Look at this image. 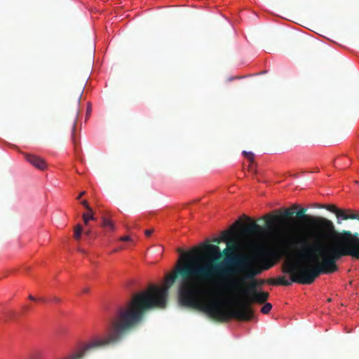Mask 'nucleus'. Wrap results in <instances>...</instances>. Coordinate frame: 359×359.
I'll return each mask as SVG.
<instances>
[{"instance_id":"1","label":"nucleus","mask_w":359,"mask_h":359,"mask_svg":"<svg viewBox=\"0 0 359 359\" xmlns=\"http://www.w3.org/2000/svg\"><path fill=\"white\" fill-rule=\"evenodd\" d=\"M222 257L217 245L207 244L203 247V254L184 253L180 258L177 270L181 275L179 285V301L182 306L197 307L211 317L223 316L224 302L219 295H210V291L201 287L205 283H212L216 288L224 289L215 285L211 278L219 275L224 282L226 273L221 271L224 261L219 265L213 262Z\"/></svg>"},{"instance_id":"2","label":"nucleus","mask_w":359,"mask_h":359,"mask_svg":"<svg viewBox=\"0 0 359 359\" xmlns=\"http://www.w3.org/2000/svg\"><path fill=\"white\" fill-rule=\"evenodd\" d=\"M303 231L284 238L283 248L297 250V256L306 263L309 273L307 277L313 281L320 274H330L337 270L336 261L344 257L339 244L325 245L318 242L330 239L334 233L333 223L327 219L309 215L299 217Z\"/></svg>"},{"instance_id":"3","label":"nucleus","mask_w":359,"mask_h":359,"mask_svg":"<svg viewBox=\"0 0 359 359\" xmlns=\"http://www.w3.org/2000/svg\"><path fill=\"white\" fill-rule=\"evenodd\" d=\"M243 243L238 238L227 244L223 252L225 266L221 271L226 273L224 282L215 281V285L226 289L237 290L246 279H253L262 271L269 269L273 265V259L278 257L274 250H263L248 257H241Z\"/></svg>"},{"instance_id":"4","label":"nucleus","mask_w":359,"mask_h":359,"mask_svg":"<svg viewBox=\"0 0 359 359\" xmlns=\"http://www.w3.org/2000/svg\"><path fill=\"white\" fill-rule=\"evenodd\" d=\"M176 272H179L177 267L175 271L166 276L163 286L149 285L146 290L134 294L125 307L118 309L113 320L123 333L142 320L144 311L165 307L168 289L175 280Z\"/></svg>"},{"instance_id":"5","label":"nucleus","mask_w":359,"mask_h":359,"mask_svg":"<svg viewBox=\"0 0 359 359\" xmlns=\"http://www.w3.org/2000/svg\"><path fill=\"white\" fill-rule=\"evenodd\" d=\"M256 280L253 279L248 287L240 290L241 299L238 303V306L228 313L230 317L245 321L253 318L254 312L250 304L252 303L264 304L269 297L267 292L256 290Z\"/></svg>"},{"instance_id":"6","label":"nucleus","mask_w":359,"mask_h":359,"mask_svg":"<svg viewBox=\"0 0 359 359\" xmlns=\"http://www.w3.org/2000/svg\"><path fill=\"white\" fill-rule=\"evenodd\" d=\"M123 334V331L112 319L104 335L95 336L88 342L79 344L75 351L62 359H82L85 354L90 350L116 343L121 339Z\"/></svg>"},{"instance_id":"7","label":"nucleus","mask_w":359,"mask_h":359,"mask_svg":"<svg viewBox=\"0 0 359 359\" xmlns=\"http://www.w3.org/2000/svg\"><path fill=\"white\" fill-rule=\"evenodd\" d=\"M287 259L283 265V271L291 274L290 279H286L284 276H280L272 284L287 286L292 283H298L309 285L313 283L307 278L309 273L306 269V263L297 256V250L288 253Z\"/></svg>"},{"instance_id":"8","label":"nucleus","mask_w":359,"mask_h":359,"mask_svg":"<svg viewBox=\"0 0 359 359\" xmlns=\"http://www.w3.org/2000/svg\"><path fill=\"white\" fill-rule=\"evenodd\" d=\"M337 241L339 244L344 256H351L359 259V238L350 232L337 235Z\"/></svg>"},{"instance_id":"9","label":"nucleus","mask_w":359,"mask_h":359,"mask_svg":"<svg viewBox=\"0 0 359 359\" xmlns=\"http://www.w3.org/2000/svg\"><path fill=\"white\" fill-rule=\"evenodd\" d=\"M239 225L240 233L243 236H259L263 232L261 226L256 224L255 222H251L248 224Z\"/></svg>"},{"instance_id":"10","label":"nucleus","mask_w":359,"mask_h":359,"mask_svg":"<svg viewBox=\"0 0 359 359\" xmlns=\"http://www.w3.org/2000/svg\"><path fill=\"white\" fill-rule=\"evenodd\" d=\"M238 238H240L239 235L233 229H230L223 231L221 236L215 241L217 243L224 242L227 245Z\"/></svg>"},{"instance_id":"11","label":"nucleus","mask_w":359,"mask_h":359,"mask_svg":"<svg viewBox=\"0 0 359 359\" xmlns=\"http://www.w3.org/2000/svg\"><path fill=\"white\" fill-rule=\"evenodd\" d=\"M25 158L30 164L40 170H44L47 168V164L44 159L38 156L27 154Z\"/></svg>"},{"instance_id":"12","label":"nucleus","mask_w":359,"mask_h":359,"mask_svg":"<svg viewBox=\"0 0 359 359\" xmlns=\"http://www.w3.org/2000/svg\"><path fill=\"white\" fill-rule=\"evenodd\" d=\"M336 216L338 219H355L357 218V214L355 213H350L347 214L346 210L343 209H339L338 212L336 214Z\"/></svg>"},{"instance_id":"13","label":"nucleus","mask_w":359,"mask_h":359,"mask_svg":"<svg viewBox=\"0 0 359 359\" xmlns=\"http://www.w3.org/2000/svg\"><path fill=\"white\" fill-rule=\"evenodd\" d=\"M102 226L109 231H114L116 229V226L113 221L107 217L102 218Z\"/></svg>"},{"instance_id":"14","label":"nucleus","mask_w":359,"mask_h":359,"mask_svg":"<svg viewBox=\"0 0 359 359\" xmlns=\"http://www.w3.org/2000/svg\"><path fill=\"white\" fill-rule=\"evenodd\" d=\"M78 111H76V116H75V118H74V122H73V125H72V143L74 144V146L76 147V140H75V136H74V133H75V129H76V118H77V116H78Z\"/></svg>"},{"instance_id":"15","label":"nucleus","mask_w":359,"mask_h":359,"mask_svg":"<svg viewBox=\"0 0 359 359\" xmlns=\"http://www.w3.org/2000/svg\"><path fill=\"white\" fill-rule=\"evenodd\" d=\"M264 306L261 309V312L264 314L269 313L271 309H272V304L271 303H264Z\"/></svg>"},{"instance_id":"16","label":"nucleus","mask_w":359,"mask_h":359,"mask_svg":"<svg viewBox=\"0 0 359 359\" xmlns=\"http://www.w3.org/2000/svg\"><path fill=\"white\" fill-rule=\"evenodd\" d=\"M243 155L251 163H252L255 161V155L251 151H243Z\"/></svg>"},{"instance_id":"17","label":"nucleus","mask_w":359,"mask_h":359,"mask_svg":"<svg viewBox=\"0 0 359 359\" xmlns=\"http://www.w3.org/2000/svg\"><path fill=\"white\" fill-rule=\"evenodd\" d=\"M82 233V226L78 224L74 229V238L76 240L80 239Z\"/></svg>"},{"instance_id":"18","label":"nucleus","mask_w":359,"mask_h":359,"mask_svg":"<svg viewBox=\"0 0 359 359\" xmlns=\"http://www.w3.org/2000/svg\"><path fill=\"white\" fill-rule=\"evenodd\" d=\"M83 219L84 223L86 224H87L90 220L94 219V217H93V214L91 213V212H86V213L83 214Z\"/></svg>"},{"instance_id":"19","label":"nucleus","mask_w":359,"mask_h":359,"mask_svg":"<svg viewBox=\"0 0 359 359\" xmlns=\"http://www.w3.org/2000/svg\"><path fill=\"white\" fill-rule=\"evenodd\" d=\"M326 210H329L330 212H332L334 213L335 215L338 212L339 208H337L334 205L328 204L325 205L324 207Z\"/></svg>"},{"instance_id":"20","label":"nucleus","mask_w":359,"mask_h":359,"mask_svg":"<svg viewBox=\"0 0 359 359\" xmlns=\"http://www.w3.org/2000/svg\"><path fill=\"white\" fill-rule=\"evenodd\" d=\"M281 220L282 219L279 217H273L271 220L268 221L267 222L269 225H273L280 222Z\"/></svg>"},{"instance_id":"21","label":"nucleus","mask_w":359,"mask_h":359,"mask_svg":"<svg viewBox=\"0 0 359 359\" xmlns=\"http://www.w3.org/2000/svg\"><path fill=\"white\" fill-rule=\"evenodd\" d=\"M29 299L32 301L39 302H47L48 301L43 297L36 298L33 295H29Z\"/></svg>"},{"instance_id":"22","label":"nucleus","mask_w":359,"mask_h":359,"mask_svg":"<svg viewBox=\"0 0 359 359\" xmlns=\"http://www.w3.org/2000/svg\"><path fill=\"white\" fill-rule=\"evenodd\" d=\"M29 359H43L41 354L39 352L34 353Z\"/></svg>"},{"instance_id":"23","label":"nucleus","mask_w":359,"mask_h":359,"mask_svg":"<svg viewBox=\"0 0 359 359\" xmlns=\"http://www.w3.org/2000/svg\"><path fill=\"white\" fill-rule=\"evenodd\" d=\"M81 204L86 208L88 209L90 212H92V209L90 208V206L88 205V203L87 202V201L86 200H83L81 201Z\"/></svg>"},{"instance_id":"24","label":"nucleus","mask_w":359,"mask_h":359,"mask_svg":"<svg viewBox=\"0 0 359 359\" xmlns=\"http://www.w3.org/2000/svg\"><path fill=\"white\" fill-rule=\"evenodd\" d=\"M120 241H129L131 240L130 237L129 236H121L120 238H119Z\"/></svg>"},{"instance_id":"25","label":"nucleus","mask_w":359,"mask_h":359,"mask_svg":"<svg viewBox=\"0 0 359 359\" xmlns=\"http://www.w3.org/2000/svg\"><path fill=\"white\" fill-rule=\"evenodd\" d=\"M82 90H79V92L78 93V95L76 96V102L77 103L79 104L80 100H81V96H82Z\"/></svg>"},{"instance_id":"26","label":"nucleus","mask_w":359,"mask_h":359,"mask_svg":"<svg viewBox=\"0 0 359 359\" xmlns=\"http://www.w3.org/2000/svg\"><path fill=\"white\" fill-rule=\"evenodd\" d=\"M90 292L89 287H83L81 290V294H88Z\"/></svg>"},{"instance_id":"27","label":"nucleus","mask_w":359,"mask_h":359,"mask_svg":"<svg viewBox=\"0 0 359 359\" xmlns=\"http://www.w3.org/2000/svg\"><path fill=\"white\" fill-rule=\"evenodd\" d=\"M152 233H153V230H151V229H147V230L145 231V235H146L147 236H151V235L152 234Z\"/></svg>"},{"instance_id":"28","label":"nucleus","mask_w":359,"mask_h":359,"mask_svg":"<svg viewBox=\"0 0 359 359\" xmlns=\"http://www.w3.org/2000/svg\"><path fill=\"white\" fill-rule=\"evenodd\" d=\"M50 302L57 303L60 302V299L58 297H54L53 299H50Z\"/></svg>"},{"instance_id":"29","label":"nucleus","mask_w":359,"mask_h":359,"mask_svg":"<svg viewBox=\"0 0 359 359\" xmlns=\"http://www.w3.org/2000/svg\"><path fill=\"white\" fill-rule=\"evenodd\" d=\"M85 191H82L79 194V195L77 197V199H80L84 194H85Z\"/></svg>"},{"instance_id":"30","label":"nucleus","mask_w":359,"mask_h":359,"mask_svg":"<svg viewBox=\"0 0 359 359\" xmlns=\"http://www.w3.org/2000/svg\"><path fill=\"white\" fill-rule=\"evenodd\" d=\"M85 233H86V235L87 236H89L90 235V233H91V231H86L85 232Z\"/></svg>"},{"instance_id":"31","label":"nucleus","mask_w":359,"mask_h":359,"mask_svg":"<svg viewBox=\"0 0 359 359\" xmlns=\"http://www.w3.org/2000/svg\"><path fill=\"white\" fill-rule=\"evenodd\" d=\"M90 107H88V108L87 109V114H90Z\"/></svg>"},{"instance_id":"32","label":"nucleus","mask_w":359,"mask_h":359,"mask_svg":"<svg viewBox=\"0 0 359 359\" xmlns=\"http://www.w3.org/2000/svg\"><path fill=\"white\" fill-rule=\"evenodd\" d=\"M118 250V249H114V250H113V252H117Z\"/></svg>"},{"instance_id":"33","label":"nucleus","mask_w":359,"mask_h":359,"mask_svg":"<svg viewBox=\"0 0 359 359\" xmlns=\"http://www.w3.org/2000/svg\"><path fill=\"white\" fill-rule=\"evenodd\" d=\"M356 219L359 220V215H357V218Z\"/></svg>"},{"instance_id":"34","label":"nucleus","mask_w":359,"mask_h":359,"mask_svg":"<svg viewBox=\"0 0 359 359\" xmlns=\"http://www.w3.org/2000/svg\"><path fill=\"white\" fill-rule=\"evenodd\" d=\"M289 214H290V212L287 210L286 215H289Z\"/></svg>"},{"instance_id":"35","label":"nucleus","mask_w":359,"mask_h":359,"mask_svg":"<svg viewBox=\"0 0 359 359\" xmlns=\"http://www.w3.org/2000/svg\"><path fill=\"white\" fill-rule=\"evenodd\" d=\"M238 224V222H236V223L234 224V226H236Z\"/></svg>"},{"instance_id":"36","label":"nucleus","mask_w":359,"mask_h":359,"mask_svg":"<svg viewBox=\"0 0 359 359\" xmlns=\"http://www.w3.org/2000/svg\"><path fill=\"white\" fill-rule=\"evenodd\" d=\"M238 224V222H236V223L234 224V226H236Z\"/></svg>"},{"instance_id":"37","label":"nucleus","mask_w":359,"mask_h":359,"mask_svg":"<svg viewBox=\"0 0 359 359\" xmlns=\"http://www.w3.org/2000/svg\"><path fill=\"white\" fill-rule=\"evenodd\" d=\"M238 224V222H236V223L234 224V226H236Z\"/></svg>"}]
</instances>
